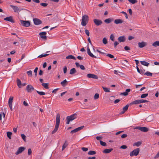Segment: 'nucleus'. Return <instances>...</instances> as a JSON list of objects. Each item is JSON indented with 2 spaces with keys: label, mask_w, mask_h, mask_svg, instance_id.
<instances>
[{
  "label": "nucleus",
  "mask_w": 159,
  "mask_h": 159,
  "mask_svg": "<svg viewBox=\"0 0 159 159\" xmlns=\"http://www.w3.org/2000/svg\"><path fill=\"white\" fill-rule=\"evenodd\" d=\"M32 153V151L30 148H29L28 151V154L29 155H30Z\"/></svg>",
  "instance_id": "nucleus-49"
},
{
  "label": "nucleus",
  "mask_w": 159,
  "mask_h": 159,
  "mask_svg": "<svg viewBox=\"0 0 159 159\" xmlns=\"http://www.w3.org/2000/svg\"><path fill=\"white\" fill-rule=\"evenodd\" d=\"M82 150L84 152H86L88 150V148H87L83 147L82 148Z\"/></svg>",
  "instance_id": "nucleus-59"
},
{
  "label": "nucleus",
  "mask_w": 159,
  "mask_h": 159,
  "mask_svg": "<svg viewBox=\"0 0 159 159\" xmlns=\"http://www.w3.org/2000/svg\"><path fill=\"white\" fill-rule=\"evenodd\" d=\"M80 67L82 70H84L85 69V68L83 65H80Z\"/></svg>",
  "instance_id": "nucleus-58"
},
{
  "label": "nucleus",
  "mask_w": 159,
  "mask_h": 159,
  "mask_svg": "<svg viewBox=\"0 0 159 159\" xmlns=\"http://www.w3.org/2000/svg\"><path fill=\"white\" fill-rule=\"evenodd\" d=\"M123 20L120 19H116L114 20V23L116 24H121L123 23Z\"/></svg>",
  "instance_id": "nucleus-23"
},
{
  "label": "nucleus",
  "mask_w": 159,
  "mask_h": 159,
  "mask_svg": "<svg viewBox=\"0 0 159 159\" xmlns=\"http://www.w3.org/2000/svg\"><path fill=\"white\" fill-rule=\"evenodd\" d=\"M36 92H37V93H38V94H39L40 95H43L45 94V92H40L37 90Z\"/></svg>",
  "instance_id": "nucleus-36"
},
{
  "label": "nucleus",
  "mask_w": 159,
  "mask_h": 159,
  "mask_svg": "<svg viewBox=\"0 0 159 159\" xmlns=\"http://www.w3.org/2000/svg\"><path fill=\"white\" fill-rule=\"evenodd\" d=\"M93 22L97 26L100 25L102 23V22L101 20L96 19H94Z\"/></svg>",
  "instance_id": "nucleus-9"
},
{
  "label": "nucleus",
  "mask_w": 159,
  "mask_h": 159,
  "mask_svg": "<svg viewBox=\"0 0 159 159\" xmlns=\"http://www.w3.org/2000/svg\"><path fill=\"white\" fill-rule=\"evenodd\" d=\"M4 20H5L9 21L12 23H14V20L13 19V17L12 16H10L7 17L6 18L4 19Z\"/></svg>",
  "instance_id": "nucleus-14"
},
{
  "label": "nucleus",
  "mask_w": 159,
  "mask_h": 159,
  "mask_svg": "<svg viewBox=\"0 0 159 159\" xmlns=\"http://www.w3.org/2000/svg\"><path fill=\"white\" fill-rule=\"evenodd\" d=\"M144 75L148 76H152V74L149 72L147 71L144 73Z\"/></svg>",
  "instance_id": "nucleus-37"
},
{
  "label": "nucleus",
  "mask_w": 159,
  "mask_h": 159,
  "mask_svg": "<svg viewBox=\"0 0 159 159\" xmlns=\"http://www.w3.org/2000/svg\"><path fill=\"white\" fill-rule=\"evenodd\" d=\"M130 91V89H127L126 90V91L125 92L122 93H121V95H123L124 96H127L128 94V93Z\"/></svg>",
  "instance_id": "nucleus-20"
},
{
  "label": "nucleus",
  "mask_w": 159,
  "mask_h": 159,
  "mask_svg": "<svg viewBox=\"0 0 159 159\" xmlns=\"http://www.w3.org/2000/svg\"><path fill=\"white\" fill-rule=\"evenodd\" d=\"M148 128L146 127H141V130L140 131L142 132H146L148 131Z\"/></svg>",
  "instance_id": "nucleus-25"
},
{
  "label": "nucleus",
  "mask_w": 159,
  "mask_h": 159,
  "mask_svg": "<svg viewBox=\"0 0 159 159\" xmlns=\"http://www.w3.org/2000/svg\"><path fill=\"white\" fill-rule=\"evenodd\" d=\"M66 58L67 59H72L74 60L76 59L75 58L74 56L72 55H70L66 56Z\"/></svg>",
  "instance_id": "nucleus-31"
},
{
  "label": "nucleus",
  "mask_w": 159,
  "mask_h": 159,
  "mask_svg": "<svg viewBox=\"0 0 159 159\" xmlns=\"http://www.w3.org/2000/svg\"><path fill=\"white\" fill-rule=\"evenodd\" d=\"M104 91L106 92H110V90L106 87H102Z\"/></svg>",
  "instance_id": "nucleus-38"
},
{
  "label": "nucleus",
  "mask_w": 159,
  "mask_h": 159,
  "mask_svg": "<svg viewBox=\"0 0 159 159\" xmlns=\"http://www.w3.org/2000/svg\"><path fill=\"white\" fill-rule=\"evenodd\" d=\"M154 47H156L157 46H159V41H156L154 42L152 44Z\"/></svg>",
  "instance_id": "nucleus-30"
},
{
  "label": "nucleus",
  "mask_w": 159,
  "mask_h": 159,
  "mask_svg": "<svg viewBox=\"0 0 159 159\" xmlns=\"http://www.w3.org/2000/svg\"><path fill=\"white\" fill-rule=\"evenodd\" d=\"M17 84L19 88H21V81L18 79H17Z\"/></svg>",
  "instance_id": "nucleus-27"
},
{
  "label": "nucleus",
  "mask_w": 159,
  "mask_h": 159,
  "mask_svg": "<svg viewBox=\"0 0 159 159\" xmlns=\"http://www.w3.org/2000/svg\"><path fill=\"white\" fill-rule=\"evenodd\" d=\"M60 115L59 113L57 114L56 118V124L55 126V127L53 130L52 132V134H54L55 133L58 129L59 126L60 124Z\"/></svg>",
  "instance_id": "nucleus-1"
},
{
  "label": "nucleus",
  "mask_w": 159,
  "mask_h": 159,
  "mask_svg": "<svg viewBox=\"0 0 159 159\" xmlns=\"http://www.w3.org/2000/svg\"><path fill=\"white\" fill-rule=\"evenodd\" d=\"M129 106V105L128 104L126 105L123 108V110L124 111H126L128 109Z\"/></svg>",
  "instance_id": "nucleus-41"
},
{
  "label": "nucleus",
  "mask_w": 159,
  "mask_h": 159,
  "mask_svg": "<svg viewBox=\"0 0 159 159\" xmlns=\"http://www.w3.org/2000/svg\"><path fill=\"white\" fill-rule=\"evenodd\" d=\"M68 143L67 142V141L66 140L65 142L63 144L62 147V151H63L64 149H65L66 147L68 146Z\"/></svg>",
  "instance_id": "nucleus-26"
},
{
  "label": "nucleus",
  "mask_w": 159,
  "mask_h": 159,
  "mask_svg": "<svg viewBox=\"0 0 159 159\" xmlns=\"http://www.w3.org/2000/svg\"><path fill=\"white\" fill-rule=\"evenodd\" d=\"M7 136L9 139H11V136L12 134V133L10 132H8L7 133Z\"/></svg>",
  "instance_id": "nucleus-40"
},
{
  "label": "nucleus",
  "mask_w": 159,
  "mask_h": 159,
  "mask_svg": "<svg viewBox=\"0 0 159 159\" xmlns=\"http://www.w3.org/2000/svg\"><path fill=\"white\" fill-rule=\"evenodd\" d=\"M49 55V54H42L38 57L39 58H41L43 57H45Z\"/></svg>",
  "instance_id": "nucleus-34"
},
{
  "label": "nucleus",
  "mask_w": 159,
  "mask_h": 159,
  "mask_svg": "<svg viewBox=\"0 0 159 159\" xmlns=\"http://www.w3.org/2000/svg\"><path fill=\"white\" fill-rule=\"evenodd\" d=\"M33 20L35 25H38L42 23V21L41 20L37 18H34Z\"/></svg>",
  "instance_id": "nucleus-10"
},
{
  "label": "nucleus",
  "mask_w": 159,
  "mask_h": 159,
  "mask_svg": "<svg viewBox=\"0 0 159 159\" xmlns=\"http://www.w3.org/2000/svg\"><path fill=\"white\" fill-rule=\"evenodd\" d=\"M140 151V149L139 148L134 149L133 151L130 152L129 155L131 157H133L134 156H137Z\"/></svg>",
  "instance_id": "nucleus-4"
},
{
  "label": "nucleus",
  "mask_w": 159,
  "mask_h": 159,
  "mask_svg": "<svg viewBox=\"0 0 159 159\" xmlns=\"http://www.w3.org/2000/svg\"><path fill=\"white\" fill-rule=\"evenodd\" d=\"M67 70V68L66 66H65L63 68V72L64 74L66 73Z\"/></svg>",
  "instance_id": "nucleus-55"
},
{
  "label": "nucleus",
  "mask_w": 159,
  "mask_h": 159,
  "mask_svg": "<svg viewBox=\"0 0 159 159\" xmlns=\"http://www.w3.org/2000/svg\"><path fill=\"white\" fill-rule=\"evenodd\" d=\"M76 72V71L75 69V68H73L70 70L69 73L70 75H73Z\"/></svg>",
  "instance_id": "nucleus-24"
},
{
  "label": "nucleus",
  "mask_w": 159,
  "mask_h": 159,
  "mask_svg": "<svg viewBox=\"0 0 159 159\" xmlns=\"http://www.w3.org/2000/svg\"><path fill=\"white\" fill-rule=\"evenodd\" d=\"M87 76L89 78H92L96 79H98V77L97 75L93 74H88L87 75Z\"/></svg>",
  "instance_id": "nucleus-12"
},
{
  "label": "nucleus",
  "mask_w": 159,
  "mask_h": 159,
  "mask_svg": "<svg viewBox=\"0 0 159 159\" xmlns=\"http://www.w3.org/2000/svg\"><path fill=\"white\" fill-rule=\"evenodd\" d=\"M99 94H98V93H96L94 95V98L95 99H98L99 98Z\"/></svg>",
  "instance_id": "nucleus-44"
},
{
  "label": "nucleus",
  "mask_w": 159,
  "mask_h": 159,
  "mask_svg": "<svg viewBox=\"0 0 159 159\" xmlns=\"http://www.w3.org/2000/svg\"><path fill=\"white\" fill-rule=\"evenodd\" d=\"M20 22L22 25L26 27H29L30 25V22L28 20H20Z\"/></svg>",
  "instance_id": "nucleus-5"
},
{
  "label": "nucleus",
  "mask_w": 159,
  "mask_h": 159,
  "mask_svg": "<svg viewBox=\"0 0 159 159\" xmlns=\"http://www.w3.org/2000/svg\"><path fill=\"white\" fill-rule=\"evenodd\" d=\"M87 53L91 57L96 58L97 57L93 55L91 52L89 48L88 47L87 48Z\"/></svg>",
  "instance_id": "nucleus-13"
},
{
  "label": "nucleus",
  "mask_w": 159,
  "mask_h": 159,
  "mask_svg": "<svg viewBox=\"0 0 159 159\" xmlns=\"http://www.w3.org/2000/svg\"><path fill=\"white\" fill-rule=\"evenodd\" d=\"M134 39V37L130 35L128 37V39L129 40H130Z\"/></svg>",
  "instance_id": "nucleus-61"
},
{
  "label": "nucleus",
  "mask_w": 159,
  "mask_h": 159,
  "mask_svg": "<svg viewBox=\"0 0 159 159\" xmlns=\"http://www.w3.org/2000/svg\"><path fill=\"white\" fill-rule=\"evenodd\" d=\"M140 103V100L134 101L131 103V104H136Z\"/></svg>",
  "instance_id": "nucleus-29"
},
{
  "label": "nucleus",
  "mask_w": 159,
  "mask_h": 159,
  "mask_svg": "<svg viewBox=\"0 0 159 159\" xmlns=\"http://www.w3.org/2000/svg\"><path fill=\"white\" fill-rule=\"evenodd\" d=\"M119 43L117 41H116L114 43V46L115 48H116L117 45L119 44Z\"/></svg>",
  "instance_id": "nucleus-63"
},
{
  "label": "nucleus",
  "mask_w": 159,
  "mask_h": 159,
  "mask_svg": "<svg viewBox=\"0 0 159 159\" xmlns=\"http://www.w3.org/2000/svg\"><path fill=\"white\" fill-rule=\"evenodd\" d=\"M110 39H111V40L112 41H114V35H113V34H111L110 35Z\"/></svg>",
  "instance_id": "nucleus-52"
},
{
  "label": "nucleus",
  "mask_w": 159,
  "mask_h": 159,
  "mask_svg": "<svg viewBox=\"0 0 159 159\" xmlns=\"http://www.w3.org/2000/svg\"><path fill=\"white\" fill-rule=\"evenodd\" d=\"M25 90L28 92L31 93L32 91L34 90V89L32 85L29 84L27 86Z\"/></svg>",
  "instance_id": "nucleus-6"
},
{
  "label": "nucleus",
  "mask_w": 159,
  "mask_h": 159,
  "mask_svg": "<svg viewBox=\"0 0 159 159\" xmlns=\"http://www.w3.org/2000/svg\"><path fill=\"white\" fill-rule=\"evenodd\" d=\"M100 144L101 145H102V146H106V143L103 142L101 140L100 141Z\"/></svg>",
  "instance_id": "nucleus-42"
},
{
  "label": "nucleus",
  "mask_w": 159,
  "mask_h": 159,
  "mask_svg": "<svg viewBox=\"0 0 159 159\" xmlns=\"http://www.w3.org/2000/svg\"><path fill=\"white\" fill-rule=\"evenodd\" d=\"M127 148V147L126 145H123L121 146L120 147V148L125 149L126 148Z\"/></svg>",
  "instance_id": "nucleus-56"
},
{
  "label": "nucleus",
  "mask_w": 159,
  "mask_h": 159,
  "mask_svg": "<svg viewBox=\"0 0 159 159\" xmlns=\"http://www.w3.org/2000/svg\"><path fill=\"white\" fill-rule=\"evenodd\" d=\"M113 150V148L105 149L103 151V152L104 153H108L110 152Z\"/></svg>",
  "instance_id": "nucleus-21"
},
{
  "label": "nucleus",
  "mask_w": 159,
  "mask_h": 159,
  "mask_svg": "<svg viewBox=\"0 0 159 159\" xmlns=\"http://www.w3.org/2000/svg\"><path fill=\"white\" fill-rule=\"evenodd\" d=\"M145 71V70L144 69H141L140 71V72L139 73L141 74H143L144 73Z\"/></svg>",
  "instance_id": "nucleus-54"
},
{
  "label": "nucleus",
  "mask_w": 159,
  "mask_h": 159,
  "mask_svg": "<svg viewBox=\"0 0 159 159\" xmlns=\"http://www.w3.org/2000/svg\"><path fill=\"white\" fill-rule=\"evenodd\" d=\"M10 6L12 8V9L15 12H16L18 11H20L19 10V9L17 6H13L12 5H10Z\"/></svg>",
  "instance_id": "nucleus-18"
},
{
  "label": "nucleus",
  "mask_w": 159,
  "mask_h": 159,
  "mask_svg": "<svg viewBox=\"0 0 159 159\" xmlns=\"http://www.w3.org/2000/svg\"><path fill=\"white\" fill-rule=\"evenodd\" d=\"M113 20V18H109L104 20V22L106 24H108L110 23Z\"/></svg>",
  "instance_id": "nucleus-19"
},
{
  "label": "nucleus",
  "mask_w": 159,
  "mask_h": 159,
  "mask_svg": "<svg viewBox=\"0 0 159 159\" xmlns=\"http://www.w3.org/2000/svg\"><path fill=\"white\" fill-rule=\"evenodd\" d=\"M102 42H103V43L104 44H106L107 43V40L106 38H103V40H102Z\"/></svg>",
  "instance_id": "nucleus-46"
},
{
  "label": "nucleus",
  "mask_w": 159,
  "mask_h": 159,
  "mask_svg": "<svg viewBox=\"0 0 159 159\" xmlns=\"http://www.w3.org/2000/svg\"><path fill=\"white\" fill-rule=\"evenodd\" d=\"M13 98V97L11 96L9 98L8 100V105L9 106L10 110L11 111H12L13 110L12 108V103Z\"/></svg>",
  "instance_id": "nucleus-7"
},
{
  "label": "nucleus",
  "mask_w": 159,
  "mask_h": 159,
  "mask_svg": "<svg viewBox=\"0 0 159 159\" xmlns=\"http://www.w3.org/2000/svg\"><path fill=\"white\" fill-rule=\"evenodd\" d=\"M77 115L76 113L70 116H68L66 117L67 120L66 124L68 125L69 124L70 121H72L77 118Z\"/></svg>",
  "instance_id": "nucleus-2"
},
{
  "label": "nucleus",
  "mask_w": 159,
  "mask_h": 159,
  "mask_svg": "<svg viewBox=\"0 0 159 159\" xmlns=\"http://www.w3.org/2000/svg\"><path fill=\"white\" fill-rule=\"evenodd\" d=\"M141 143H142V142H141L138 141L137 142L134 143L133 144V146H135L137 147H139L141 145Z\"/></svg>",
  "instance_id": "nucleus-32"
},
{
  "label": "nucleus",
  "mask_w": 159,
  "mask_h": 159,
  "mask_svg": "<svg viewBox=\"0 0 159 159\" xmlns=\"http://www.w3.org/2000/svg\"><path fill=\"white\" fill-rule=\"evenodd\" d=\"M84 127V126H83L76 128L75 129L71 131L70 132V133L73 134L74 133L77 132L78 131L82 129Z\"/></svg>",
  "instance_id": "nucleus-15"
},
{
  "label": "nucleus",
  "mask_w": 159,
  "mask_h": 159,
  "mask_svg": "<svg viewBox=\"0 0 159 159\" xmlns=\"http://www.w3.org/2000/svg\"><path fill=\"white\" fill-rule=\"evenodd\" d=\"M42 85L46 89H48V84L43 83L42 84Z\"/></svg>",
  "instance_id": "nucleus-33"
},
{
  "label": "nucleus",
  "mask_w": 159,
  "mask_h": 159,
  "mask_svg": "<svg viewBox=\"0 0 159 159\" xmlns=\"http://www.w3.org/2000/svg\"><path fill=\"white\" fill-rule=\"evenodd\" d=\"M140 103H145L147 102H148V101L143 100V99H140Z\"/></svg>",
  "instance_id": "nucleus-48"
},
{
  "label": "nucleus",
  "mask_w": 159,
  "mask_h": 159,
  "mask_svg": "<svg viewBox=\"0 0 159 159\" xmlns=\"http://www.w3.org/2000/svg\"><path fill=\"white\" fill-rule=\"evenodd\" d=\"M124 49L126 51L129 50L130 49V48L128 46H125L124 47Z\"/></svg>",
  "instance_id": "nucleus-62"
},
{
  "label": "nucleus",
  "mask_w": 159,
  "mask_h": 159,
  "mask_svg": "<svg viewBox=\"0 0 159 159\" xmlns=\"http://www.w3.org/2000/svg\"><path fill=\"white\" fill-rule=\"evenodd\" d=\"M89 17L86 15H84L82 17L81 25L83 26H85L88 22Z\"/></svg>",
  "instance_id": "nucleus-3"
},
{
  "label": "nucleus",
  "mask_w": 159,
  "mask_h": 159,
  "mask_svg": "<svg viewBox=\"0 0 159 159\" xmlns=\"http://www.w3.org/2000/svg\"><path fill=\"white\" fill-rule=\"evenodd\" d=\"M68 82L66 79L64 80L61 82V85L63 87H65L67 84Z\"/></svg>",
  "instance_id": "nucleus-22"
},
{
  "label": "nucleus",
  "mask_w": 159,
  "mask_h": 159,
  "mask_svg": "<svg viewBox=\"0 0 159 159\" xmlns=\"http://www.w3.org/2000/svg\"><path fill=\"white\" fill-rule=\"evenodd\" d=\"M127 135L126 134H123L121 136V138L122 139L126 137Z\"/></svg>",
  "instance_id": "nucleus-60"
},
{
  "label": "nucleus",
  "mask_w": 159,
  "mask_h": 159,
  "mask_svg": "<svg viewBox=\"0 0 159 159\" xmlns=\"http://www.w3.org/2000/svg\"><path fill=\"white\" fill-rule=\"evenodd\" d=\"M96 154V152L94 151H90L88 152V154L90 155H93Z\"/></svg>",
  "instance_id": "nucleus-35"
},
{
  "label": "nucleus",
  "mask_w": 159,
  "mask_h": 159,
  "mask_svg": "<svg viewBox=\"0 0 159 159\" xmlns=\"http://www.w3.org/2000/svg\"><path fill=\"white\" fill-rule=\"evenodd\" d=\"M132 4H134L135 3L137 2V0H128Z\"/></svg>",
  "instance_id": "nucleus-45"
},
{
  "label": "nucleus",
  "mask_w": 159,
  "mask_h": 159,
  "mask_svg": "<svg viewBox=\"0 0 159 159\" xmlns=\"http://www.w3.org/2000/svg\"><path fill=\"white\" fill-rule=\"evenodd\" d=\"M40 4L41 6L44 7H46L48 5L47 3H41Z\"/></svg>",
  "instance_id": "nucleus-50"
},
{
  "label": "nucleus",
  "mask_w": 159,
  "mask_h": 159,
  "mask_svg": "<svg viewBox=\"0 0 159 159\" xmlns=\"http://www.w3.org/2000/svg\"><path fill=\"white\" fill-rule=\"evenodd\" d=\"M21 135L22 139H23L24 141H25V140L26 138L25 135L24 134H21Z\"/></svg>",
  "instance_id": "nucleus-53"
},
{
  "label": "nucleus",
  "mask_w": 159,
  "mask_h": 159,
  "mask_svg": "<svg viewBox=\"0 0 159 159\" xmlns=\"http://www.w3.org/2000/svg\"><path fill=\"white\" fill-rule=\"evenodd\" d=\"M138 46L140 48H143L147 45V43L142 41L141 42H139L138 43Z\"/></svg>",
  "instance_id": "nucleus-16"
},
{
  "label": "nucleus",
  "mask_w": 159,
  "mask_h": 159,
  "mask_svg": "<svg viewBox=\"0 0 159 159\" xmlns=\"http://www.w3.org/2000/svg\"><path fill=\"white\" fill-rule=\"evenodd\" d=\"M46 34L47 32H42L39 34V35H40V37L44 40H46L47 39V38L46 35Z\"/></svg>",
  "instance_id": "nucleus-8"
},
{
  "label": "nucleus",
  "mask_w": 159,
  "mask_h": 159,
  "mask_svg": "<svg viewBox=\"0 0 159 159\" xmlns=\"http://www.w3.org/2000/svg\"><path fill=\"white\" fill-rule=\"evenodd\" d=\"M118 40L120 43L124 42L125 41V38L124 36H121L118 37Z\"/></svg>",
  "instance_id": "nucleus-17"
},
{
  "label": "nucleus",
  "mask_w": 159,
  "mask_h": 159,
  "mask_svg": "<svg viewBox=\"0 0 159 159\" xmlns=\"http://www.w3.org/2000/svg\"><path fill=\"white\" fill-rule=\"evenodd\" d=\"M23 104L25 106H28L29 105L25 101L23 102Z\"/></svg>",
  "instance_id": "nucleus-64"
},
{
  "label": "nucleus",
  "mask_w": 159,
  "mask_h": 159,
  "mask_svg": "<svg viewBox=\"0 0 159 159\" xmlns=\"http://www.w3.org/2000/svg\"><path fill=\"white\" fill-rule=\"evenodd\" d=\"M27 74L28 76L30 77H31L32 75V71L31 70H30L27 72Z\"/></svg>",
  "instance_id": "nucleus-39"
},
{
  "label": "nucleus",
  "mask_w": 159,
  "mask_h": 159,
  "mask_svg": "<svg viewBox=\"0 0 159 159\" xmlns=\"http://www.w3.org/2000/svg\"><path fill=\"white\" fill-rule=\"evenodd\" d=\"M148 93H145V94H142L141 96V98H144L148 96Z\"/></svg>",
  "instance_id": "nucleus-43"
},
{
  "label": "nucleus",
  "mask_w": 159,
  "mask_h": 159,
  "mask_svg": "<svg viewBox=\"0 0 159 159\" xmlns=\"http://www.w3.org/2000/svg\"><path fill=\"white\" fill-rule=\"evenodd\" d=\"M140 63L142 65L146 66H148L149 64V63L145 61H140Z\"/></svg>",
  "instance_id": "nucleus-28"
},
{
  "label": "nucleus",
  "mask_w": 159,
  "mask_h": 159,
  "mask_svg": "<svg viewBox=\"0 0 159 159\" xmlns=\"http://www.w3.org/2000/svg\"><path fill=\"white\" fill-rule=\"evenodd\" d=\"M107 56H108V57H109L111 58H113L114 57V56L111 54H107Z\"/></svg>",
  "instance_id": "nucleus-47"
},
{
  "label": "nucleus",
  "mask_w": 159,
  "mask_h": 159,
  "mask_svg": "<svg viewBox=\"0 0 159 159\" xmlns=\"http://www.w3.org/2000/svg\"><path fill=\"white\" fill-rule=\"evenodd\" d=\"M25 149V148L23 147H19L17 151L16 152L15 154L16 155H18V154L21 153Z\"/></svg>",
  "instance_id": "nucleus-11"
},
{
  "label": "nucleus",
  "mask_w": 159,
  "mask_h": 159,
  "mask_svg": "<svg viewBox=\"0 0 159 159\" xmlns=\"http://www.w3.org/2000/svg\"><path fill=\"white\" fill-rule=\"evenodd\" d=\"M85 32L87 36H89V32L88 30L85 29Z\"/></svg>",
  "instance_id": "nucleus-51"
},
{
  "label": "nucleus",
  "mask_w": 159,
  "mask_h": 159,
  "mask_svg": "<svg viewBox=\"0 0 159 159\" xmlns=\"http://www.w3.org/2000/svg\"><path fill=\"white\" fill-rule=\"evenodd\" d=\"M121 13L123 14H125V17L126 18V19L128 18L127 15L125 12L124 11H122L121 12Z\"/></svg>",
  "instance_id": "nucleus-57"
}]
</instances>
